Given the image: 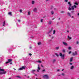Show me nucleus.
<instances>
[{"label":"nucleus","instance_id":"obj_9","mask_svg":"<svg viewBox=\"0 0 79 79\" xmlns=\"http://www.w3.org/2000/svg\"><path fill=\"white\" fill-rule=\"evenodd\" d=\"M35 70H32L31 71V73H33V74H34V72H35Z\"/></svg>","mask_w":79,"mask_h":79},{"label":"nucleus","instance_id":"obj_36","mask_svg":"<svg viewBox=\"0 0 79 79\" xmlns=\"http://www.w3.org/2000/svg\"><path fill=\"white\" fill-rule=\"evenodd\" d=\"M45 71V69H44L42 71V73H44V71Z\"/></svg>","mask_w":79,"mask_h":79},{"label":"nucleus","instance_id":"obj_30","mask_svg":"<svg viewBox=\"0 0 79 79\" xmlns=\"http://www.w3.org/2000/svg\"><path fill=\"white\" fill-rule=\"evenodd\" d=\"M74 5H78V3H77V2H75Z\"/></svg>","mask_w":79,"mask_h":79},{"label":"nucleus","instance_id":"obj_19","mask_svg":"<svg viewBox=\"0 0 79 79\" xmlns=\"http://www.w3.org/2000/svg\"><path fill=\"white\" fill-rule=\"evenodd\" d=\"M74 68V66H72L71 67L70 69H73Z\"/></svg>","mask_w":79,"mask_h":79},{"label":"nucleus","instance_id":"obj_40","mask_svg":"<svg viewBox=\"0 0 79 79\" xmlns=\"http://www.w3.org/2000/svg\"><path fill=\"white\" fill-rule=\"evenodd\" d=\"M77 44H79V41H77L76 43Z\"/></svg>","mask_w":79,"mask_h":79},{"label":"nucleus","instance_id":"obj_52","mask_svg":"<svg viewBox=\"0 0 79 79\" xmlns=\"http://www.w3.org/2000/svg\"><path fill=\"white\" fill-rule=\"evenodd\" d=\"M60 18H59L58 20H60Z\"/></svg>","mask_w":79,"mask_h":79},{"label":"nucleus","instance_id":"obj_32","mask_svg":"<svg viewBox=\"0 0 79 79\" xmlns=\"http://www.w3.org/2000/svg\"><path fill=\"white\" fill-rule=\"evenodd\" d=\"M20 13H22V12H23V10H20Z\"/></svg>","mask_w":79,"mask_h":79},{"label":"nucleus","instance_id":"obj_33","mask_svg":"<svg viewBox=\"0 0 79 79\" xmlns=\"http://www.w3.org/2000/svg\"><path fill=\"white\" fill-rule=\"evenodd\" d=\"M55 55H56L57 56H59V55L57 54V53H55Z\"/></svg>","mask_w":79,"mask_h":79},{"label":"nucleus","instance_id":"obj_38","mask_svg":"<svg viewBox=\"0 0 79 79\" xmlns=\"http://www.w3.org/2000/svg\"><path fill=\"white\" fill-rule=\"evenodd\" d=\"M41 23H43V19H42L41 20Z\"/></svg>","mask_w":79,"mask_h":79},{"label":"nucleus","instance_id":"obj_35","mask_svg":"<svg viewBox=\"0 0 79 79\" xmlns=\"http://www.w3.org/2000/svg\"><path fill=\"white\" fill-rule=\"evenodd\" d=\"M64 11H61V12H60V13H64Z\"/></svg>","mask_w":79,"mask_h":79},{"label":"nucleus","instance_id":"obj_23","mask_svg":"<svg viewBox=\"0 0 79 79\" xmlns=\"http://www.w3.org/2000/svg\"><path fill=\"white\" fill-rule=\"evenodd\" d=\"M52 24V21H50L49 22L48 24Z\"/></svg>","mask_w":79,"mask_h":79},{"label":"nucleus","instance_id":"obj_18","mask_svg":"<svg viewBox=\"0 0 79 79\" xmlns=\"http://www.w3.org/2000/svg\"><path fill=\"white\" fill-rule=\"evenodd\" d=\"M52 61L53 63H54V62L56 61V60L55 59H53Z\"/></svg>","mask_w":79,"mask_h":79},{"label":"nucleus","instance_id":"obj_5","mask_svg":"<svg viewBox=\"0 0 79 79\" xmlns=\"http://www.w3.org/2000/svg\"><path fill=\"white\" fill-rule=\"evenodd\" d=\"M77 55V51H75V52H73V56H75V55Z\"/></svg>","mask_w":79,"mask_h":79},{"label":"nucleus","instance_id":"obj_31","mask_svg":"<svg viewBox=\"0 0 79 79\" xmlns=\"http://www.w3.org/2000/svg\"><path fill=\"white\" fill-rule=\"evenodd\" d=\"M38 69H39V70H40V68L39 67V65H38Z\"/></svg>","mask_w":79,"mask_h":79},{"label":"nucleus","instance_id":"obj_7","mask_svg":"<svg viewBox=\"0 0 79 79\" xmlns=\"http://www.w3.org/2000/svg\"><path fill=\"white\" fill-rule=\"evenodd\" d=\"M53 28H52L51 29V30L49 31L48 32V34H50V32H51L53 30Z\"/></svg>","mask_w":79,"mask_h":79},{"label":"nucleus","instance_id":"obj_20","mask_svg":"<svg viewBox=\"0 0 79 79\" xmlns=\"http://www.w3.org/2000/svg\"><path fill=\"white\" fill-rule=\"evenodd\" d=\"M71 8L72 10H74V6H72L71 7Z\"/></svg>","mask_w":79,"mask_h":79},{"label":"nucleus","instance_id":"obj_25","mask_svg":"<svg viewBox=\"0 0 79 79\" xmlns=\"http://www.w3.org/2000/svg\"><path fill=\"white\" fill-rule=\"evenodd\" d=\"M56 50H58V49H59V47H56Z\"/></svg>","mask_w":79,"mask_h":79},{"label":"nucleus","instance_id":"obj_62","mask_svg":"<svg viewBox=\"0 0 79 79\" xmlns=\"http://www.w3.org/2000/svg\"><path fill=\"white\" fill-rule=\"evenodd\" d=\"M58 76H61V75H59Z\"/></svg>","mask_w":79,"mask_h":79},{"label":"nucleus","instance_id":"obj_15","mask_svg":"<svg viewBox=\"0 0 79 79\" xmlns=\"http://www.w3.org/2000/svg\"><path fill=\"white\" fill-rule=\"evenodd\" d=\"M8 14L9 15H10V16H11V15H12V14H11V12H9L8 13Z\"/></svg>","mask_w":79,"mask_h":79},{"label":"nucleus","instance_id":"obj_60","mask_svg":"<svg viewBox=\"0 0 79 79\" xmlns=\"http://www.w3.org/2000/svg\"><path fill=\"white\" fill-rule=\"evenodd\" d=\"M54 10H56V9L54 8Z\"/></svg>","mask_w":79,"mask_h":79},{"label":"nucleus","instance_id":"obj_16","mask_svg":"<svg viewBox=\"0 0 79 79\" xmlns=\"http://www.w3.org/2000/svg\"><path fill=\"white\" fill-rule=\"evenodd\" d=\"M51 14L52 15L54 14V12L52 10V11H51Z\"/></svg>","mask_w":79,"mask_h":79},{"label":"nucleus","instance_id":"obj_61","mask_svg":"<svg viewBox=\"0 0 79 79\" xmlns=\"http://www.w3.org/2000/svg\"><path fill=\"white\" fill-rule=\"evenodd\" d=\"M52 41V40H49V41Z\"/></svg>","mask_w":79,"mask_h":79},{"label":"nucleus","instance_id":"obj_22","mask_svg":"<svg viewBox=\"0 0 79 79\" xmlns=\"http://www.w3.org/2000/svg\"><path fill=\"white\" fill-rule=\"evenodd\" d=\"M42 44V43L40 42L38 43V45H40V44Z\"/></svg>","mask_w":79,"mask_h":79},{"label":"nucleus","instance_id":"obj_49","mask_svg":"<svg viewBox=\"0 0 79 79\" xmlns=\"http://www.w3.org/2000/svg\"><path fill=\"white\" fill-rule=\"evenodd\" d=\"M20 20H18V22H19V23L20 22Z\"/></svg>","mask_w":79,"mask_h":79},{"label":"nucleus","instance_id":"obj_56","mask_svg":"<svg viewBox=\"0 0 79 79\" xmlns=\"http://www.w3.org/2000/svg\"><path fill=\"white\" fill-rule=\"evenodd\" d=\"M30 48H32V47H30Z\"/></svg>","mask_w":79,"mask_h":79},{"label":"nucleus","instance_id":"obj_53","mask_svg":"<svg viewBox=\"0 0 79 79\" xmlns=\"http://www.w3.org/2000/svg\"><path fill=\"white\" fill-rule=\"evenodd\" d=\"M54 19H55V18L52 19V20H54Z\"/></svg>","mask_w":79,"mask_h":79},{"label":"nucleus","instance_id":"obj_47","mask_svg":"<svg viewBox=\"0 0 79 79\" xmlns=\"http://www.w3.org/2000/svg\"><path fill=\"white\" fill-rule=\"evenodd\" d=\"M66 2H68V0H65Z\"/></svg>","mask_w":79,"mask_h":79},{"label":"nucleus","instance_id":"obj_45","mask_svg":"<svg viewBox=\"0 0 79 79\" xmlns=\"http://www.w3.org/2000/svg\"><path fill=\"white\" fill-rule=\"evenodd\" d=\"M28 15H30V12H28Z\"/></svg>","mask_w":79,"mask_h":79},{"label":"nucleus","instance_id":"obj_48","mask_svg":"<svg viewBox=\"0 0 79 79\" xmlns=\"http://www.w3.org/2000/svg\"><path fill=\"white\" fill-rule=\"evenodd\" d=\"M71 13H74V11H71Z\"/></svg>","mask_w":79,"mask_h":79},{"label":"nucleus","instance_id":"obj_44","mask_svg":"<svg viewBox=\"0 0 79 79\" xmlns=\"http://www.w3.org/2000/svg\"><path fill=\"white\" fill-rule=\"evenodd\" d=\"M69 63L71 65H73V64L72 63Z\"/></svg>","mask_w":79,"mask_h":79},{"label":"nucleus","instance_id":"obj_2","mask_svg":"<svg viewBox=\"0 0 79 79\" xmlns=\"http://www.w3.org/2000/svg\"><path fill=\"white\" fill-rule=\"evenodd\" d=\"M60 56L61 57L62 59H63V60L64 59V56L65 55L64 54H62V53H60Z\"/></svg>","mask_w":79,"mask_h":79},{"label":"nucleus","instance_id":"obj_57","mask_svg":"<svg viewBox=\"0 0 79 79\" xmlns=\"http://www.w3.org/2000/svg\"><path fill=\"white\" fill-rule=\"evenodd\" d=\"M67 32H69V31H67Z\"/></svg>","mask_w":79,"mask_h":79},{"label":"nucleus","instance_id":"obj_50","mask_svg":"<svg viewBox=\"0 0 79 79\" xmlns=\"http://www.w3.org/2000/svg\"><path fill=\"white\" fill-rule=\"evenodd\" d=\"M10 64H13L12 63V62H10Z\"/></svg>","mask_w":79,"mask_h":79},{"label":"nucleus","instance_id":"obj_63","mask_svg":"<svg viewBox=\"0 0 79 79\" xmlns=\"http://www.w3.org/2000/svg\"><path fill=\"white\" fill-rule=\"evenodd\" d=\"M49 36H50H50H51V35H49Z\"/></svg>","mask_w":79,"mask_h":79},{"label":"nucleus","instance_id":"obj_24","mask_svg":"<svg viewBox=\"0 0 79 79\" xmlns=\"http://www.w3.org/2000/svg\"><path fill=\"white\" fill-rule=\"evenodd\" d=\"M5 21H4V22L3 23V26H5Z\"/></svg>","mask_w":79,"mask_h":79},{"label":"nucleus","instance_id":"obj_8","mask_svg":"<svg viewBox=\"0 0 79 79\" xmlns=\"http://www.w3.org/2000/svg\"><path fill=\"white\" fill-rule=\"evenodd\" d=\"M68 4H69V7H71V5H72L71 4V2H69Z\"/></svg>","mask_w":79,"mask_h":79},{"label":"nucleus","instance_id":"obj_29","mask_svg":"<svg viewBox=\"0 0 79 79\" xmlns=\"http://www.w3.org/2000/svg\"><path fill=\"white\" fill-rule=\"evenodd\" d=\"M74 8H77V6L76 5H74L73 6Z\"/></svg>","mask_w":79,"mask_h":79},{"label":"nucleus","instance_id":"obj_39","mask_svg":"<svg viewBox=\"0 0 79 79\" xmlns=\"http://www.w3.org/2000/svg\"><path fill=\"white\" fill-rule=\"evenodd\" d=\"M41 67H42L43 68H44V65H43L42 64H41Z\"/></svg>","mask_w":79,"mask_h":79},{"label":"nucleus","instance_id":"obj_42","mask_svg":"<svg viewBox=\"0 0 79 79\" xmlns=\"http://www.w3.org/2000/svg\"><path fill=\"white\" fill-rule=\"evenodd\" d=\"M60 71V69H58L57 70V71Z\"/></svg>","mask_w":79,"mask_h":79},{"label":"nucleus","instance_id":"obj_27","mask_svg":"<svg viewBox=\"0 0 79 79\" xmlns=\"http://www.w3.org/2000/svg\"><path fill=\"white\" fill-rule=\"evenodd\" d=\"M62 52L63 53H65V50L64 49L62 50Z\"/></svg>","mask_w":79,"mask_h":79},{"label":"nucleus","instance_id":"obj_58","mask_svg":"<svg viewBox=\"0 0 79 79\" xmlns=\"http://www.w3.org/2000/svg\"><path fill=\"white\" fill-rule=\"evenodd\" d=\"M37 72H39V70H37Z\"/></svg>","mask_w":79,"mask_h":79},{"label":"nucleus","instance_id":"obj_46","mask_svg":"<svg viewBox=\"0 0 79 79\" xmlns=\"http://www.w3.org/2000/svg\"><path fill=\"white\" fill-rule=\"evenodd\" d=\"M71 53V52L70 51L69 52V54H70Z\"/></svg>","mask_w":79,"mask_h":79},{"label":"nucleus","instance_id":"obj_51","mask_svg":"<svg viewBox=\"0 0 79 79\" xmlns=\"http://www.w3.org/2000/svg\"><path fill=\"white\" fill-rule=\"evenodd\" d=\"M64 69H63L62 70V71H64Z\"/></svg>","mask_w":79,"mask_h":79},{"label":"nucleus","instance_id":"obj_14","mask_svg":"<svg viewBox=\"0 0 79 79\" xmlns=\"http://www.w3.org/2000/svg\"><path fill=\"white\" fill-rule=\"evenodd\" d=\"M73 57H72L70 58V62H72V61H73Z\"/></svg>","mask_w":79,"mask_h":79},{"label":"nucleus","instance_id":"obj_54","mask_svg":"<svg viewBox=\"0 0 79 79\" xmlns=\"http://www.w3.org/2000/svg\"><path fill=\"white\" fill-rule=\"evenodd\" d=\"M71 18H74V17L72 16Z\"/></svg>","mask_w":79,"mask_h":79},{"label":"nucleus","instance_id":"obj_1","mask_svg":"<svg viewBox=\"0 0 79 79\" xmlns=\"http://www.w3.org/2000/svg\"><path fill=\"white\" fill-rule=\"evenodd\" d=\"M0 71L3 72H0V74H6V71H5V70L3 69H0Z\"/></svg>","mask_w":79,"mask_h":79},{"label":"nucleus","instance_id":"obj_21","mask_svg":"<svg viewBox=\"0 0 79 79\" xmlns=\"http://www.w3.org/2000/svg\"><path fill=\"white\" fill-rule=\"evenodd\" d=\"M68 10H69V11H71V8L70 7H69L68 8Z\"/></svg>","mask_w":79,"mask_h":79},{"label":"nucleus","instance_id":"obj_11","mask_svg":"<svg viewBox=\"0 0 79 79\" xmlns=\"http://www.w3.org/2000/svg\"><path fill=\"white\" fill-rule=\"evenodd\" d=\"M67 14L69 15V16H70V17H71V14H70V13L69 12H68Z\"/></svg>","mask_w":79,"mask_h":79},{"label":"nucleus","instance_id":"obj_6","mask_svg":"<svg viewBox=\"0 0 79 79\" xmlns=\"http://www.w3.org/2000/svg\"><path fill=\"white\" fill-rule=\"evenodd\" d=\"M63 44L64 45H65V46H67L68 45V44L64 42H63Z\"/></svg>","mask_w":79,"mask_h":79},{"label":"nucleus","instance_id":"obj_34","mask_svg":"<svg viewBox=\"0 0 79 79\" xmlns=\"http://www.w3.org/2000/svg\"><path fill=\"white\" fill-rule=\"evenodd\" d=\"M68 38H69V39H71V38L69 37V36H68Z\"/></svg>","mask_w":79,"mask_h":79},{"label":"nucleus","instance_id":"obj_55","mask_svg":"<svg viewBox=\"0 0 79 79\" xmlns=\"http://www.w3.org/2000/svg\"><path fill=\"white\" fill-rule=\"evenodd\" d=\"M13 69H14V70H16V69H15V68H13Z\"/></svg>","mask_w":79,"mask_h":79},{"label":"nucleus","instance_id":"obj_3","mask_svg":"<svg viewBox=\"0 0 79 79\" xmlns=\"http://www.w3.org/2000/svg\"><path fill=\"white\" fill-rule=\"evenodd\" d=\"M26 68V66H22V68H20L19 69V71L20 70H23V69H24Z\"/></svg>","mask_w":79,"mask_h":79},{"label":"nucleus","instance_id":"obj_41","mask_svg":"<svg viewBox=\"0 0 79 79\" xmlns=\"http://www.w3.org/2000/svg\"><path fill=\"white\" fill-rule=\"evenodd\" d=\"M29 55H30V56H32V54L29 53Z\"/></svg>","mask_w":79,"mask_h":79},{"label":"nucleus","instance_id":"obj_26","mask_svg":"<svg viewBox=\"0 0 79 79\" xmlns=\"http://www.w3.org/2000/svg\"><path fill=\"white\" fill-rule=\"evenodd\" d=\"M68 49H69V50H71V47H69Z\"/></svg>","mask_w":79,"mask_h":79},{"label":"nucleus","instance_id":"obj_10","mask_svg":"<svg viewBox=\"0 0 79 79\" xmlns=\"http://www.w3.org/2000/svg\"><path fill=\"white\" fill-rule=\"evenodd\" d=\"M44 76L46 77V79H48V76L47 75H44Z\"/></svg>","mask_w":79,"mask_h":79},{"label":"nucleus","instance_id":"obj_28","mask_svg":"<svg viewBox=\"0 0 79 79\" xmlns=\"http://www.w3.org/2000/svg\"><path fill=\"white\" fill-rule=\"evenodd\" d=\"M53 34H55V30H53Z\"/></svg>","mask_w":79,"mask_h":79},{"label":"nucleus","instance_id":"obj_64","mask_svg":"<svg viewBox=\"0 0 79 79\" xmlns=\"http://www.w3.org/2000/svg\"><path fill=\"white\" fill-rule=\"evenodd\" d=\"M46 0V1H48V0Z\"/></svg>","mask_w":79,"mask_h":79},{"label":"nucleus","instance_id":"obj_37","mask_svg":"<svg viewBox=\"0 0 79 79\" xmlns=\"http://www.w3.org/2000/svg\"><path fill=\"white\" fill-rule=\"evenodd\" d=\"M32 3L33 5L34 4V1H32Z\"/></svg>","mask_w":79,"mask_h":79},{"label":"nucleus","instance_id":"obj_59","mask_svg":"<svg viewBox=\"0 0 79 79\" xmlns=\"http://www.w3.org/2000/svg\"><path fill=\"white\" fill-rule=\"evenodd\" d=\"M27 78H29V76H28V77H27Z\"/></svg>","mask_w":79,"mask_h":79},{"label":"nucleus","instance_id":"obj_43","mask_svg":"<svg viewBox=\"0 0 79 79\" xmlns=\"http://www.w3.org/2000/svg\"><path fill=\"white\" fill-rule=\"evenodd\" d=\"M62 76H64V73H62Z\"/></svg>","mask_w":79,"mask_h":79},{"label":"nucleus","instance_id":"obj_13","mask_svg":"<svg viewBox=\"0 0 79 79\" xmlns=\"http://www.w3.org/2000/svg\"><path fill=\"white\" fill-rule=\"evenodd\" d=\"M37 10V8H35L33 10V11H34V12H35V11H36Z\"/></svg>","mask_w":79,"mask_h":79},{"label":"nucleus","instance_id":"obj_4","mask_svg":"<svg viewBox=\"0 0 79 79\" xmlns=\"http://www.w3.org/2000/svg\"><path fill=\"white\" fill-rule=\"evenodd\" d=\"M13 60L11 59H10L8 60V61L6 62V64H8V63H9L11 62Z\"/></svg>","mask_w":79,"mask_h":79},{"label":"nucleus","instance_id":"obj_12","mask_svg":"<svg viewBox=\"0 0 79 79\" xmlns=\"http://www.w3.org/2000/svg\"><path fill=\"white\" fill-rule=\"evenodd\" d=\"M16 77H18V78H19L20 79H21V76H16Z\"/></svg>","mask_w":79,"mask_h":79},{"label":"nucleus","instance_id":"obj_17","mask_svg":"<svg viewBox=\"0 0 79 79\" xmlns=\"http://www.w3.org/2000/svg\"><path fill=\"white\" fill-rule=\"evenodd\" d=\"M36 62H37L38 63H41V61L40 60H38L36 61Z\"/></svg>","mask_w":79,"mask_h":79}]
</instances>
